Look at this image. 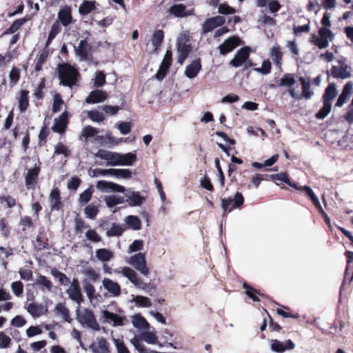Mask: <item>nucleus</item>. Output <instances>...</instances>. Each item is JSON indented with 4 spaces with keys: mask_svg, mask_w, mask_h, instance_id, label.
I'll list each match as a JSON object with an SVG mask.
<instances>
[{
    "mask_svg": "<svg viewBox=\"0 0 353 353\" xmlns=\"http://www.w3.org/2000/svg\"><path fill=\"white\" fill-rule=\"evenodd\" d=\"M103 270L108 274L114 273L116 275L121 274L123 276L127 278L137 288L143 290L150 295H152V292L154 291L155 288L154 284L143 282L135 270L128 266L119 267L112 270V268L107 265H104Z\"/></svg>",
    "mask_w": 353,
    "mask_h": 353,
    "instance_id": "f257e3e1",
    "label": "nucleus"
},
{
    "mask_svg": "<svg viewBox=\"0 0 353 353\" xmlns=\"http://www.w3.org/2000/svg\"><path fill=\"white\" fill-rule=\"evenodd\" d=\"M77 319L82 326L91 329L93 331H99L100 325L93 314V312L88 309H80L78 306L76 310Z\"/></svg>",
    "mask_w": 353,
    "mask_h": 353,
    "instance_id": "f03ea898",
    "label": "nucleus"
},
{
    "mask_svg": "<svg viewBox=\"0 0 353 353\" xmlns=\"http://www.w3.org/2000/svg\"><path fill=\"white\" fill-rule=\"evenodd\" d=\"M318 34V35L312 34L310 41L319 49L328 47L329 43L334 39L335 36L332 31L327 28H319Z\"/></svg>",
    "mask_w": 353,
    "mask_h": 353,
    "instance_id": "7ed1b4c3",
    "label": "nucleus"
},
{
    "mask_svg": "<svg viewBox=\"0 0 353 353\" xmlns=\"http://www.w3.org/2000/svg\"><path fill=\"white\" fill-rule=\"evenodd\" d=\"M78 72L76 69L68 64L59 66V77L63 85L72 86L76 83Z\"/></svg>",
    "mask_w": 353,
    "mask_h": 353,
    "instance_id": "20e7f679",
    "label": "nucleus"
},
{
    "mask_svg": "<svg viewBox=\"0 0 353 353\" xmlns=\"http://www.w3.org/2000/svg\"><path fill=\"white\" fill-rule=\"evenodd\" d=\"M126 263L143 276H148L150 270L146 265L145 254L144 253L139 252L132 255L126 259Z\"/></svg>",
    "mask_w": 353,
    "mask_h": 353,
    "instance_id": "39448f33",
    "label": "nucleus"
},
{
    "mask_svg": "<svg viewBox=\"0 0 353 353\" xmlns=\"http://www.w3.org/2000/svg\"><path fill=\"white\" fill-rule=\"evenodd\" d=\"M244 202V199L241 193L236 192L234 199H221V208L225 212L227 210L231 212L232 208H236L241 205Z\"/></svg>",
    "mask_w": 353,
    "mask_h": 353,
    "instance_id": "423d86ee",
    "label": "nucleus"
},
{
    "mask_svg": "<svg viewBox=\"0 0 353 353\" xmlns=\"http://www.w3.org/2000/svg\"><path fill=\"white\" fill-rule=\"evenodd\" d=\"M66 292L71 300L76 302L78 306L81 305L83 301V297L81 290L77 279H74L72 281Z\"/></svg>",
    "mask_w": 353,
    "mask_h": 353,
    "instance_id": "0eeeda50",
    "label": "nucleus"
},
{
    "mask_svg": "<svg viewBox=\"0 0 353 353\" xmlns=\"http://www.w3.org/2000/svg\"><path fill=\"white\" fill-rule=\"evenodd\" d=\"M96 156L103 160L106 161L108 165L117 166L119 165L120 153L111 152L105 150H99Z\"/></svg>",
    "mask_w": 353,
    "mask_h": 353,
    "instance_id": "6e6552de",
    "label": "nucleus"
},
{
    "mask_svg": "<svg viewBox=\"0 0 353 353\" xmlns=\"http://www.w3.org/2000/svg\"><path fill=\"white\" fill-rule=\"evenodd\" d=\"M102 318L105 322L111 324L114 327L124 325L127 321L125 316H119L108 310L102 311Z\"/></svg>",
    "mask_w": 353,
    "mask_h": 353,
    "instance_id": "1a4fd4ad",
    "label": "nucleus"
},
{
    "mask_svg": "<svg viewBox=\"0 0 353 353\" xmlns=\"http://www.w3.org/2000/svg\"><path fill=\"white\" fill-rule=\"evenodd\" d=\"M40 172V163L35 164L34 167L27 170L25 176V182L28 189L34 188Z\"/></svg>",
    "mask_w": 353,
    "mask_h": 353,
    "instance_id": "9d476101",
    "label": "nucleus"
},
{
    "mask_svg": "<svg viewBox=\"0 0 353 353\" xmlns=\"http://www.w3.org/2000/svg\"><path fill=\"white\" fill-rule=\"evenodd\" d=\"M241 45V39L239 37L233 36L225 40L221 45L218 47L219 53L222 55L232 52L234 48Z\"/></svg>",
    "mask_w": 353,
    "mask_h": 353,
    "instance_id": "9b49d317",
    "label": "nucleus"
},
{
    "mask_svg": "<svg viewBox=\"0 0 353 353\" xmlns=\"http://www.w3.org/2000/svg\"><path fill=\"white\" fill-rule=\"evenodd\" d=\"M225 19L222 16H216L208 19L202 26V31L204 34L212 32L215 28L221 26L225 23Z\"/></svg>",
    "mask_w": 353,
    "mask_h": 353,
    "instance_id": "f8f14e48",
    "label": "nucleus"
},
{
    "mask_svg": "<svg viewBox=\"0 0 353 353\" xmlns=\"http://www.w3.org/2000/svg\"><path fill=\"white\" fill-rule=\"evenodd\" d=\"M250 49L248 47L242 48L236 52L230 64L235 68L242 66L249 58Z\"/></svg>",
    "mask_w": 353,
    "mask_h": 353,
    "instance_id": "ddd939ff",
    "label": "nucleus"
},
{
    "mask_svg": "<svg viewBox=\"0 0 353 353\" xmlns=\"http://www.w3.org/2000/svg\"><path fill=\"white\" fill-rule=\"evenodd\" d=\"M185 35L181 34L178 39H177V49L178 52L179 53V57H178V63L180 64H182L185 59L188 56V54L190 53L191 50V47L189 44L183 43V39H185Z\"/></svg>",
    "mask_w": 353,
    "mask_h": 353,
    "instance_id": "4468645a",
    "label": "nucleus"
},
{
    "mask_svg": "<svg viewBox=\"0 0 353 353\" xmlns=\"http://www.w3.org/2000/svg\"><path fill=\"white\" fill-rule=\"evenodd\" d=\"M92 353H110V345L103 337H97L90 346Z\"/></svg>",
    "mask_w": 353,
    "mask_h": 353,
    "instance_id": "2eb2a0df",
    "label": "nucleus"
},
{
    "mask_svg": "<svg viewBox=\"0 0 353 353\" xmlns=\"http://www.w3.org/2000/svg\"><path fill=\"white\" fill-rule=\"evenodd\" d=\"M331 74L334 78L342 79L350 77V68L345 63H341L339 65H334L331 69Z\"/></svg>",
    "mask_w": 353,
    "mask_h": 353,
    "instance_id": "dca6fc26",
    "label": "nucleus"
},
{
    "mask_svg": "<svg viewBox=\"0 0 353 353\" xmlns=\"http://www.w3.org/2000/svg\"><path fill=\"white\" fill-rule=\"evenodd\" d=\"M97 188L102 192H124L125 188L119 184L106 181H99L97 183Z\"/></svg>",
    "mask_w": 353,
    "mask_h": 353,
    "instance_id": "f3484780",
    "label": "nucleus"
},
{
    "mask_svg": "<svg viewBox=\"0 0 353 353\" xmlns=\"http://www.w3.org/2000/svg\"><path fill=\"white\" fill-rule=\"evenodd\" d=\"M172 63V53L170 51H167L165 53L162 63L156 74V78L161 81L162 80Z\"/></svg>",
    "mask_w": 353,
    "mask_h": 353,
    "instance_id": "a211bd4d",
    "label": "nucleus"
},
{
    "mask_svg": "<svg viewBox=\"0 0 353 353\" xmlns=\"http://www.w3.org/2000/svg\"><path fill=\"white\" fill-rule=\"evenodd\" d=\"M103 286L112 296H119L121 294V287L118 283L108 278L102 281Z\"/></svg>",
    "mask_w": 353,
    "mask_h": 353,
    "instance_id": "6ab92c4d",
    "label": "nucleus"
},
{
    "mask_svg": "<svg viewBox=\"0 0 353 353\" xmlns=\"http://www.w3.org/2000/svg\"><path fill=\"white\" fill-rule=\"evenodd\" d=\"M125 201L128 202L130 206H140L142 205L145 199L141 196L139 192L128 191L125 195Z\"/></svg>",
    "mask_w": 353,
    "mask_h": 353,
    "instance_id": "aec40b11",
    "label": "nucleus"
},
{
    "mask_svg": "<svg viewBox=\"0 0 353 353\" xmlns=\"http://www.w3.org/2000/svg\"><path fill=\"white\" fill-rule=\"evenodd\" d=\"M130 319L134 328L139 330H149L150 324L141 314H135L131 316Z\"/></svg>",
    "mask_w": 353,
    "mask_h": 353,
    "instance_id": "412c9836",
    "label": "nucleus"
},
{
    "mask_svg": "<svg viewBox=\"0 0 353 353\" xmlns=\"http://www.w3.org/2000/svg\"><path fill=\"white\" fill-rule=\"evenodd\" d=\"M353 91V83L347 82L343 87L341 94L339 95L336 105L341 107L347 101Z\"/></svg>",
    "mask_w": 353,
    "mask_h": 353,
    "instance_id": "4be33fe9",
    "label": "nucleus"
},
{
    "mask_svg": "<svg viewBox=\"0 0 353 353\" xmlns=\"http://www.w3.org/2000/svg\"><path fill=\"white\" fill-rule=\"evenodd\" d=\"M107 98V94L105 91L95 90L92 91L85 99L88 103H97L104 101Z\"/></svg>",
    "mask_w": 353,
    "mask_h": 353,
    "instance_id": "5701e85b",
    "label": "nucleus"
},
{
    "mask_svg": "<svg viewBox=\"0 0 353 353\" xmlns=\"http://www.w3.org/2000/svg\"><path fill=\"white\" fill-rule=\"evenodd\" d=\"M28 312L34 318H37L47 312V309L42 304L31 303L26 306Z\"/></svg>",
    "mask_w": 353,
    "mask_h": 353,
    "instance_id": "b1692460",
    "label": "nucleus"
},
{
    "mask_svg": "<svg viewBox=\"0 0 353 353\" xmlns=\"http://www.w3.org/2000/svg\"><path fill=\"white\" fill-rule=\"evenodd\" d=\"M90 50V45L86 41L81 40L78 46L75 47V53L81 60H85L88 58Z\"/></svg>",
    "mask_w": 353,
    "mask_h": 353,
    "instance_id": "393cba45",
    "label": "nucleus"
},
{
    "mask_svg": "<svg viewBox=\"0 0 353 353\" xmlns=\"http://www.w3.org/2000/svg\"><path fill=\"white\" fill-rule=\"evenodd\" d=\"M67 123L68 114L66 112H64L59 118L54 119L52 130L56 132L63 133L66 128Z\"/></svg>",
    "mask_w": 353,
    "mask_h": 353,
    "instance_id": "a878e982",
    "label": "nucleus"
},
{
    "mask_svg": "<svg viewBox=\"0 0 353 353\" xmlns=\"http://www.w3.org/2000/svg\"><path fill=\"white\" fill-rule=\"evenodd\" d=\"M201 70V64L199 59H196L186 66L184 73L188 79H194L197 76Z\"/></svg>",
    "mask_w": 353,
    "mask_h": 353,
    "instance_id": "bb28decb",
    "label": "nucleus"
},
{
    "mask_svg": "<svg viewBox=\"0 0 353 353\" xmlns=\"http://www.w3.org/2000/svg\"><path fill=\"white\" fill-rule=\"evenodd\" d=\"M131 303H134L137 307L148 308L152 306V301L149 298L141 295H131V299L130 301Z\"/></svg>",
    "mask_w": 353,
    "mask_h": 353,
    "instance_id": "cd10ccee",
    "label": "nucleus"
},
{
    "mask_svg": "<svg viewBox=\"0 0 353 353\" xmlns=\"http://www.w3.org/2000/svg\"><path fill=\"white\" fill-rule=\"evenodd\" d=\"M101 226L103 227L108 236H120L125 230L123 225L117 223H112L110 226Z\"/></svg>",
    "mask_w": 353,
    "mask_h": 353,
    "instance_id": "c85d7f7f",
    "label": "nucleus"
},
{
    "mask_svg": "<svg viewBox=\"0 0 353 353\" xmlns=\"http://www.w3.org/2000/svg\"><path fill=\"white\" fill-rule=\"evenodd\" d=\"M54 312L57 316H59L63 320L68 323H70L72 319L70 316L69 310L65 306L64 304L59 303L54 307Z\"/></svg>",
    "mask_w": 353,
    "mask_h": 353,
    "instance_id": "c756f323",
    "label": "nucleus"
},
{
    "mask_svg": "<svg viewBox=\"0 0 353 353\" xmlns=\"http://www.w3.org/2000/svg\"><path fill=\"white\" fill-rule=\"evenodd\" d=\"M140 337L143 341L148 344H158L159 347H162L161 344L158 343V336L154 331L145 330V332L141 334Z\"/></svg>",
    "mask_w": 353,
    "mask_h": 353,
    "instance_id": "7c9ffc66",
    "label": "nucleus"
},
{
    "mask_svg": "<svg viewBox=\"0 0 353 353\" xmlns=\"http://www.w3.org/2000/svg\"><path fill=\"white\" fill-rule=\"evenodd\" d=\"M58 18L63 26H67L72 21L71 10L68 7L61 9L58 14Z\"/></svg>",
    "mask_w": 353,
    "mask_h": 353,
    "instance_id": "2f4dec72",
    "label": "nucleus"
},
{
    "mask_svg": "<svg viewBox=\"0 0 353 353\" xmlns=\"http://www.w3.org/2000/svg\"><path fill=\"white\" fill-rule=\"evenodd\" d=\"M164 33L162 30H155L152 38V44L154 47V52L158 53L159 47L163 40Z\"/></svg>",
    "mask_w": 353,
    "mask_h": 353,
    "instance_id": "473e14b6",
    "label": "nucleus"
},
{
    "mask_svg": "<svg viewBox=\"0 0 353 353\" xmlns=\"http://www.w3.org/2000/svg\"><path fill=\"white\" fill-rule=\"evenodd\" d=\"M96 257L101 262H106L112 259L114 256V252L109 249L100 248L95 252Z\"/></svg>",
    "mask_w": 353,
    "mask_h": 353,
    "instance_id": "72a5a7b5",
    "label": "nucleus"
},
{
    "mask_svg": "<svg viewBox=\"0 0 353 353\" xmlns=\"http://www.w3.org/2000/svg\"><path fill=\"white\" fill-rule=\"evenodd\" d=\"M35 283L43 292H50L52 288V282L47 277L41 274L37 276Z\"/></svg>",
    "mask_w": 353,
    "mask_h": 353,
    "instance_id": "f704fd0d",
    "label": "nucleus"
},
{
    "mask_svg": "<svg viewBox=\"0 0 353 353\" xmlns=\"http://www.w3.org/2000/svg\"><path fill=\"white\" fill-rule=\"evenodd\" d=\"M137 158V155L132 152H128L124 154H120L119 165L130 166L136 162Z\"/></svg>",
    "mask_w": 353,
    "mask_h": 353,
    "instance_id": "c9c22d12",
    "label": "nucleus"
},
{
    "mask_svg": "<svg viewBox=\"0 0 353 353\" xmlns=\"http://www.w3.org/2000/svg\"><path fill=\"white\" fill-rule=\"evenodd\" d=\"M59 194L60 192L57 188H52L50 194V202L52 209L58 210L60 208L61 202Z\"/></svg>",
    "mask_w": 353,
    "mask_h": 353,
    "instance_id": "e433bc0d",
    "label": "nucleus"
},
{
    "mask_svg": "<svg viewBox=\"0 0 353 353\" xmlns=\"http://www.w3.org/2000/svg\"><path fill=\"white\" fill-rule=\"evenodd\" d=\"M112 341L115 347L117 353H131L125 345L123 338H112Z\"/></svg>",
    "mask_w": 353,
    "mask_h": 353,
    "instance_id": "4c0bfd02",
    "label": "nucleus"
},
{
    "mask_svg": "<svg viewBox=\"0 0 353 353\" xmlns=\"http://www.w3.org/2000/svg\"><path fill=\"white\" fill-rule=\"evenodd\" d=\"M95 9V1L84 0L79 8V12L82 15H87Z\"/></svg>",
    "mask_w": 353,
    "mask_h": 353,
    "instance_id": "58836bf2",
    "label": "nucleus"
},
{
    "mask_svg": "<svg viewBox=\"0 0 353 353\" xmlns=\"http://www.w3.org/2000/svg\"><path fill=\"white\" fill-rule=\"evenodd\" d=\"M336 95L337 91L335 85L330 83L325 90L323 95V101L332 103V101L336 97Z\"/></svg>",
    "mask_w": 353,
    "mask_h": 353,
    "instance_id": "ea45409f",
    "label": "nucleus"
},
{
    "mask_svg": "<svg viewBox=\"0 0 353 353\" xmlns=\"http://www.w3.org/2000/svg\"><path fill=\"white\" fill-rule=\"evenodd\" d=\"M170 12L178 17H183L190 14V12L185 10L183 4H177L170 8Z\"/></svg>",
    "mask_w": 353,
    "mask_h": 353,
    "instance_id": "a19ab883",
    "label": "nucleus"
},
{
    "mask_svg": "<svg viewBox=\"0 0 353 353\" xmlns=\"http://www.w3.org/2000/svg\"><path fill=\"white\" fill-rule=\"evenodd\" d=\"M104 200L109 208H112L117 204H121L125 202L124 197L116 194L107 196L105 197Z\"/></svg>",
    "mask_w": 353,
    "mask_h": 353,
    "instance_id": "79ce46f5",
    "label": "nucleus"
},
{
    "mask_svg": "<svg viewBox=\"0 0 353 353\" xmlns=\"http://www.w3.org/2000/svg\"><path fill=\"white\" fill-rule=\"evenodd\" d=\"M28 93L27 90H21L20 92L19 108L21 112H25L29 105Z\"/></svg>",
    "mask_w": 353,
    "mask_h": 353,
    "instance_id": "37998d69",
    "label": "nucleus"
},
{
    "mask_svg": "<svg viewBox=\"0 0 353 353\" xmlns=\"http://www.w3.org/2000/svg\"><path fill=\"white\" fill-rule=\"evenodd\" d=\"M99 132V129L88 125L83 128L80 135V139L84 138L85 139H87L90 137H94Z\"/></svg>",
    "mask_w": 353,
    "mask_h": 353,
    "instance_id": "c03bdc74",
    "label": "nucleus"
},
{
    "mask_svg": "<svg viewBox=\"0 0 353 353\" xmlns=\"http://www.w3.org/2000/svg\"><path fill=\"white\" fill-rule=\"evenodd\" d=\"M61 27L59 21H56L52 24L48 40L46 43V48L50 45L55 37L61 32Z\"/></svg>",
    "mask_w": 353,
    "mask_h": 353,
    "instance_id": "a18cd8bd",
    "label": "nucleus"
},
{
    "mask_svg": "<svg viewBox=\"0 0 353 353\" xmlns=\"http://www.w3.org/2000/svg\"><path fill=\"white\" fill-rule=\"evenodd\" d=\"M281 57L282 52L281 51L279 46H273L270 51V57L273 62L275 63V65L278 66L281 65Z\"/></svg>",
    "mask_w": 353,
    "mask_h": 353,
    "instance_id": "49530a36",
    "label": "nucleus"
},
{
    "mask_svg": "<svg viewBox=\"0 0 353 353\" xmlns=\"http://www.w3.org/2000/svg\"><path fill=\"white\" fill-rule=\"evenodd\" d=\"M299 81L301 83L303 89V97L305 99H309L313 95V91L310 90V83L307 81L303 77H301Z\"/></svg>",
    "mask_w": 353,
    "mask_h": 353,
    "instance_id": "de8ad7c7",
    "label": "nucleus"
},
{
    "mask_svg": "<svg viewBox=\"0 0 353 353\" xmlns=\"http://www.w3.org/2000/svg\"><path fill=\"white\" fill-rule=\"evenodd\" d=\"M125 221L133 230H138L141 228V222L137 216H128L125 217Z\"/></svg>",
    "mask_w": 353,
    "mask_h": 353,
    "instance_id": "09e8293b",
    "label": "nucleus"
},
{
    "mask_svg": "<svg viewBox=\"0 0 353 353\" xmlns=\"http://www.w3.org/2000/svg\"><path fill=\"white\" fill-rule=\"evenodd\" d=\"M143 250V241L141 239L134 240L128 247L127 252L130 254L133 252H141Z\"/></svg>",
    "mask_w": 353,
    "mask_h": 353,
    "instance_id": "8fccbe9b",
    "label": "nucleus"
},
{
    "mask_svg": "<svg viewBox=\"0 0 353 353\" xmlns=\"http://www.w3.org/2000/svg\"><path fill=\"white\" fill-rule=\"evenodd\" d=\"M83 286L88 298L92 301L95 296L94 287L87 280L83 281Z\"/></svg>",
    "mask_w": 353,
    "mask_h": 353,
    "instance_id": "3c124183",
    "label": "nucleus"
},
{
    "mask_svg": "<svg viewBox=\"0 0 353 353\" xmlns=\"http://www.w3.org/2000/svg\"><path fill=\"white\" fill-rule=\"evenodd\" d=\"M83 275L85 276L84 280L97 281L99 279V274L92 268H88L83 271Z\"/></svg>",
    "mask_w": 353,
    "mask_h": 353,
    "instance_id": "603ef678",
    "label": "nucleus"
},
{
    "mask_svg": "<svg viewBox=\"0 0 353 353\" xmlns=\"http://www.w3.org/2000/svg\"><path fill=\"white\" fill-rule=\"evenodd\" d=\"M94 85L96 87H101L105 83V75L102 71H97L92 79Z\"/></svg>",
    "mask_w": 353,
    "mask_h": 353,
    "instance_id": "864d4df0",
    "label": "nucleus"
},
{
    "mask_svg": "<svg viewBox=\"0 0 353 353\" xmlns=\"http://www.w3.org/2000/svg\"><path fill=\"white\" fill-rule=\"evenodd\" d=\"M331 108H332L331 103H327V102L323 101V106L316 114V118L319 119H325L328 115V114L330 112Z\"/></svg>",
    "mask_w": 353,
    "mask_h": 353,
    "instance_id": "5fc2aeb1",
    "label": "nucleus"
},
{
    "mask_svg": "<svg viewBox=\"0 0 353 353\" xmlns=\"http://www.w3.org/2000/svg\"><path fill=\"white\" fill-rule=\"evenodd\" d=\"M270 348L273 352L281 353L285 350L283 343L279 340L272 339L270 341Z\"/></svg>",
    "mask_w": 353,
    "mask_h": 353,
    "instance_id": "6e6d98bb",
    "label": "nucleus"
},
{
    "mask_svg": "<svg viewBox=\"0 0 353 353\" xmlns=\"http://www.w3.org/2000/svg\"><path fill=\"white\" fill-rule=\"evenodd\" d=\"M112 171H113V168H110V169L97 168V169H94L93 170H92L91 172L90 173V174L94 177H98L100 176H107V175L112 176V173H113Z\"/></svg>",
    "mask_w": 353,
    "mask_h": 353,
    "instance_id": "4d7b16f0",
    "label": "nucleus"
},
{
    "mask_svg": "<svg viewBox=\"0 0 353 353\" xmlns=\"http://www.w3.org/2000/svg\"><path fill=\"white\" fill-rule=\"evenodd\" d=\"M112 176L123 178V179H129L131 177L132 173L128 169H114L113 168Z\"/></svg>",
    "mask_w": 353,
    "mask_h": 353,
    "instance_id": "13d9d810",
    "label": "nucleus"
},
{
    "mask_svg": "<svg viewBox=\"0 0 353 353\" xmlns=\"http://www.w3.org/2000/svg\"><path fill=\"white\" fill-rule=\"evenodd\" d=\"M130 343L139 353H147L149 350L137 337L132 338Z\"/></svg>",
    "mask_w": 353,
    "mask_h": 353,
    "instance_id": "bf43d9fd",
    "label": "nucleus"
},
{
    "mask_svg": "<svg viewBox=\"0 0 353 353\" xmlns=\"http://www.w3.org/2000/svg\"><path fill=\"white\" fill-rule=\"evenodd\" d=\"M243 288L245 289V294L252 299L254 301H259L257 295H261L259 292H257L255 289L248 286L247 284H243Z\"/></svg>",
    "mask_w": 353,
    "mask_h": 353,
    "instance_id": "052dcab7",
    "label": "nucleus"
},
{
    "mask_svg": "<svg viewBox=\"0 0 353 353\" xmlns=\"http://www.w3.org/2000/svg\"><path fill=\"white\" fill-rule=\"evenodd\" d=\"M88 117L93 121L100 122L104 120V115L98 110H91L88 112Z\"/></svg>",
    "mask_w": 353,
    "mask_h": 353,
    "instance_id": "680f3d73",
    "label": "nucleus"
},
{
    "mask_svg": "<svg viewBox=\"0 0 353 353\" xmlns=\"http://www.w3.org/2000/svg\"><path fill=\"white\" fill-rule=\"evenodd\" d=\"M85 236L88 240L93 243H98L100 242L101 240L100 235L94 230L92 229H89L85 232Z\"/></svg>",
    "mask_w": 353,
    "mask_h": 353,
    "instance_id": "e2e57ef3",
    "label": "nucleus"
},
{
    "mask_svg": "<svg viewBox=\"0 0 353 353\" xmlns=\"http://www.w3.org/2000/svg\"><path fill=\"white\" fill-rule=\"evenodd\" d=\"M93 193V188L92 187H89L86 189L83 193H81L79 196V201L81 203H87L90 201L92 195Z\"/></svg>",
    "mask_w": 353,
    "mask_h": 353,
    "instance_id": "0e129e2a",
    "label": "nucleus"
},
{
    "mask_svg": "<svg viewBox=\"0 0 353 353\" xmlns=\"http://www.w3.org/2000/svg\"><path fill=\"white\" fill-rule=\"evenodd\" d=\"M9 78L10 83L12 85H15L20 79V70L13 67L10 72Z\"/></svg>",
    "mask_w": 353,
    "mask_h": 353,
    "instance_id": "69168bd1",
    "label": "nucleus"
},
{
    "mask_svg": "<svg viewBox=\"0 0 353 353\" xmlns=\"http://www.w3.org/2000/svg\"><path fill=\"white\" fill-rule=\"evenodd\" d=\"M296 80L291 74L285 75L281 80L279 85L290 87L295 84Z\"/></svg>",
    "mask_w": 353,
    "mask_h": 353,
    "instance_id": "338daca9",
    "label": "nucleus"
},
{
    "mask_svg": "<svg viewBox=\"0 0 353 353\" xmlns=\"http://www.w3.org/2000/svg\"><path fill=\"white\" fill-rule=\"evenodd\" d=\"M11 288L17 296H20L23 292V285L21 281L13 282L11 285Z\"/></svg>",
    "mask_w": 353,
    "mask_h": 353,
    "instance_id": "774afa93",
    "label": "nucleus"
}]
</instances>
